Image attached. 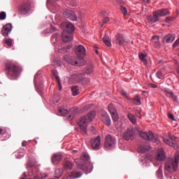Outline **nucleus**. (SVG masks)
Here are the masks:
<instances>
[{"mask_svg":"<svg viewBox=\"0 0 179 179\" xmlns=\"http://www.w3.org/2000/svg\"><path fill=\"white\" fill-rule=\"evenodd\" d=\"M96 115V112L94 110L91 111L90 113H88L87 115H84L80 117V121L78 122L80 129V133L83 135H87V124L88 123L91 122L93 119L94 118Z\"/></svg>","mask_w":179,"mask_h":179,"instance_id":"nucleus-1","label":"nucleus"},{"mask_svg":"<svg viewBox=\"0 0 179 179\" xmlns=\"http://www.w3.org/2000/svg\"><path fill=\"white\" fill-rule=\"evenodd\" d=\"M62 25L65 27V29L62 34V41L64 43H69V41H72V33L75 29L73 24L71 22H64Z\"/></svg>","mask_w":179,"mask_h":179,"instance_id":"nucleus-2","label":"nucleus"},{"mask_svg":"<svg viewBox=\"0 0 179 179\" xmlns=\"http://www.w3.org/2000/svg\"><path fill=\"white\" fill-rule=\"evenodd\" d=\"M179 161V152H176L174 156V159L173 158H169L165 163V169L170 173L177 171L178 167Z\"/></svg>","mask_w":179,"mask_h":179,"instance_id":"nucleus-3","label":"nucleus"},{"mask_svg":"<svg viewBox=\"0 0 179 179\" xmlns=\"http://www.w3.org/2000/svg\"><path fill=\"white\" fill-rule=\"evenodd\" d=\"M7 76L10 79H15L20 72V69L10 62L6 64Z\"/></svg>","mask_w":179,"mask_h":179,"instance_id":"nucleus-4","label":"nucleus"},{"mask_svg":"<svg viewBox=\"0 0 179 179\" xmlns=\"http://www.w3.org/2000/svg\"><path fill=\"white\" fill-rule=\"evenodd\" d=\"M64 61L69 64L76 66H83L86 64V61L82 57H70L64 56Z\"/></svg>","mask_w":179,"mask_h":179,"instance_id":"nucleus-5","label":"nucleus"},{"mask_svg":"<svg viewBox=\"0 0 179 179\" xmlns=\"http://www.w3.org/2000/svg\"><path fill=\"white\" fill-rule=\"evenodd\" d=\"M71 80L74 84L87 85L90 83V78H86L84 73H77L72 75Z\"/></svg>","mask_w":179,"mask_h":179,"instance_id":"nucleus-6","label":"nucleus"},{"mask_svg":"<svg viewBox=\"0 0 179 179\" xmlns=\"http://www.w3.org/2000/svg\"><path fill=\"white\" fill-rule=\"evenodd\" d=\"M138 134L139 136L145 141L155 143L157 144L160 143V140L158 138V137H155L152 131H149L148 133H146L145 131H140L138 132Z\"/></svg>","mask_w":179,"mask_h":179,"instance_id":"nucleus-7","label":"nucleus"},{"mask_svg":"<svg viewBox=\"0 0 179 179\" xmlns=\"http://www.w3.org/2000/svg\"><path fill=\"white\" fill-rule=\"evenodd\" d=\"M169 138H163V141L164 143H166L168 145L173 147L175 150L178 149V144L176 143L177 137L176 136H173L171 133H169L168 134Z\"/></svg>","mask_w":179,"mask_h":179,"instance_id":"nucleus-8","label":"nucleus"},{"mask_svg":"<svg viewBox=\"0 0 179 179\" xmlns=\"http://www.w3.org/2000/svg\"><path fill=\"white\" fill-rule=\"evenodd\" d=\"M31 3L29 1L24 2L19 6L18 11L22 15H26L31 10Z\"/></svg>","mask_w":179,"mask_h":179,"instance_id":"nucleus-9","label":"nucleus"},{"mask_svg":"<svg viewBox=\"0 0 179 179\" xmlns=\"http://www.w3.org/2000/svg\"><path fill=\"white\" fill-rule=\"evenodd\" d=\"M115 38V44H118L119 45H127V44H129L127 39L122 34H116Z\"/></svg>","mask_w":179,"mask_h":179,"instance_id":"nucleus-10","label":"nucleus"},{"mask_svg":"<svg viewBox=\"0 0 179 179\" xmlns=\"http://www.w3.org/2000/svg\"><path fill=\"white\" fill-rule=\"evenodd\" d=\"M89 159V155L86 153H83L81 156V162L80 164H78V168L83 171H85L87 169V162Z\"/></svg>","mask_w":179,"mask_h":179,"instance_id":"nucleus-11","label":"nucleus"},{"mask_svg":"<svg viewBox=\"0 0 179 179\" xmlns=\"http://www.w3.org/2000/svg\"><path fill=\"white\" fill-rule=\"evenodd\" d=\"M115 138L112 137V136H110V134H108L105 138V143H104V146L106 148H110L115 144Z\"/></svg>","mask_w":179,"mask_h":179,"instance_id":"nucleus-12","label":"nucleus"},{"mask_svg":"<svg viewBox=\"0 0 179 179\" xmlns=\"http://www.w3.org/2000/svg\"><path fill=\"white\" fill-rule=\"evenodd\" d=\"M63 15L66 18H68L73 21H76L78 19L76 13L73 11H72L71 10H64L63 13Z\"/></svg>","mask_w":179,"mask_h":179,"instance_id":"nucleus-13","label":"nucleus"},{"mask_svg":"<svg viewBox=\"0 0 179 179\" xmlns=\"http://www.w3.org/2000/svg\"><path fill=\"white\" fill-rule=\"evenodd\" d=\"M101 146V138L99 136L91 138V147L94 150H98Z\"/></svg>","mask_w":179,"mask_h":179,"instance_id":"nucleus-14","label":"nucleus"},{"mask_svg":"<svg viewBox=\"0 0 179 179\" xmlns=\"http://www.w3.org/2000/svg\"><path fill=\"white\" fill-rule=\"evenodd\" d=\"M101 120L106 126H110L111 124V120L109 115L106 112H103L101 115Z\"/></svg>","mask_w":179,"mask_h":179,"instance_id":"nucleus-15","label":"nucleus"},{"mask_svg":"<svg viewBox=\"0 0 179 179\" xmlns=\"http://www.w3.org/2000/svg\"><path fill=\"white\" fill-rule=\"evenodd\" d=\"M122 138L126 141L134 139V133L132 129H127V130L124 131V134L122 135Z\"/></svg>","mask_w":179,"mask_h":179,"instance_id":"nucleus-16","label":"nucleus"},{"mask_svg":"<svg viewBox=\"0 0 179 179\" xmlns=\"http://www.w3.org/2000/svg\"><path fill=\"white\" fill-rule=\"evenodd\" d=\"M76 53L78 56L84 57L86 54V49L83 45H78L75 48Z\"/></svg>","mask_w":179,"mask_h":179,"instance_id":"nucleus-17","label":"nucleus"},{"mask_svg":"<svg viewBox=\"0 0 179 179\" xmlns=\"http://www.w3.org/2000/svg\"><path fill=\"white\" fill-rule=\"evenodd\" d=\"M166 159V154L163 149H159L157 152V155L156 157V160L159 162H164Z\"/></svg>","mask_w":179,"mask_h":179,"instance_id":"nucleus-18","label":"nucleus"},{"mask_svg":"<svg viewBox=\"0 0 179 179\" xmlns=\"http://www.w3.org/2000/svg\"><path fill=\"white\" fill-rule=\"evenodd\" d=\"M11 29H12L11 24H7L3 27L1 30V34L3 36H8V34L10 33Z\"/></svg>","mask_w":179,"mask_h":179,"instance_id":"nucleus-19","label":"nucleus"},{"mask_svg":"<svg viewBox=\"0 0 179 179\" xmlns=\"http://www.w3.org/2000/svg\"><path fill=\"white\" fill-rule=\"evenodd\" d=\"M148 21L149 23L153 24L155 22H157L159 20V17L158 16V15L157 14L156 12L153 13V15H150L147 17Z\"/></svg>","mask_w":179,"mask_h":179,"instance_id":"nucleus-20","label":"nucleus"},{"mask_svg":"<svg viewBox=\"0 0 179 179\" xmlns=\"http://www.w3.org/2000/svg\"><path fill=\"white\" fill-rule=\"evenodd\" d=\"M176 38L175 34H168L164 38V41L165 43H167L168 44H170L171 43H173Z\"/></svg>","mask_w":179,"mask_h":179,"instance_id":"nucleus-21","label":"nucleus"},{"mask_svg":"<svg viewBox=\"0 0 179 179\" xmlns=\"http://www.w3.org/2000/svg\"><path fill=\"white\" fill-rule=\"evenodd\" d=\"M62 160V155L60 154H55L52 157V162L54 164H57L59 162Z\"/></svg>","mask_w":179,"mask_h":179,"instance_id":"nucleus-22","label":"nucleus"},{"mask_svg":"<svg viewBox=\"0 0 179 179\" xmlns=\"http://www.w3.org/2000/svg\"><path fill=\"white\" fill-rule=\"evenodd\" d=\"M82 176V173L78 171H73L71 174L68 175L67 178L64 179H74V178H80Z\"/></svg>","mask_w":179,"mask_h":179,"instance_id":"nucleus-23","label":"nucleus"},{"mask_svg":"<svg viewBox=\"0 0 179 179\" xmlns=\"http://www.w3.org/2000/svg\"><path fill=\"white\" fill-rule=\"evenodd\" d=\"M148 57L147 53L141 52L138 54V58L139 59L145 64L147 65L148 64V60L146 59V57Z\"/></svg>","mask_w":179,"mask_h":179,"instance_id":"nucleus-24","label":"nucleus"},{"mask_svg":"<svg viewBox=\"0 0 179 179\" xmlns=\"http://www.w3.org/2000/svg\"><path fill=\"white\" fill-rule=\"evenodd\" d=\"M156 14L157 15V16L159 17H162V16H165V15H167L169 14V11L168 9H161V10H159L157 11H155Z\"/></svg>","mask_w":179,"mask_h":179,"instance_id":"nucleus-25","label":"nucleus"},{"mask_svg":"<svg viewBox=\"0 0 179 179\" xmlns=\"http://www.w3.org/2000/svg\"><path fill=\"white\" fill-rule=\"evenodd\" d=\"M150 150L151 147H150V145H140V147H138V151L140 153H145L150 151Z\"/></svg>","mask_w":179,"mask_h":179,"instance_id":"nucleus-26","label":"nucleus"},{"mask_svg":"<svg viewBox=\"0 0 179 179\" xmlns=\"http://www.w3.org/2000/svg\"><path fill=\"white\" fill-rule=\"evenodd\" d=\"M69 111L65 106H60V108L58 110L59 115L62 116H65L67 114H69Z\"/></svg>","mask_w":179,"mask_h":179,"instance_id":"nucleus-27","label":"nucleus"},{"mask_svg":"<svg viewBox=\"0 0 179 179\" xmlns=\"http://www.w3.org/2000/svg\"><path fill=\"white\" fill-rule=\"evenodd\" d=\"M130 102L136 106H140L141 104V97L139 96H136L133 99H130Z\"/></svg>","mask_w":179,"mask_h":179,"instance_id":"nucleus-28","label":"nucleus"},{"mask_svg":"<svg viewBox=\"0 0 179 179\" xmlns=\"http://www.w3.org/2000/svg\"><path fill=\"white\" fill-rule=\"evenodd\" d=\"M73 164L71 161H69L68 159L65 160V164H64V168L66 170H71L73 168Z\"/></svg>","mask_w":179,"mask_h":179,"instance_id":"nucleus-29","label":"nucleus"},{"mask_svg":"<svg viewBox=\"0 0 179 179\" xmlns=\"http://www.w3.org/2000/svg\"><path fill=\"white\" fill-rule=\"evenodd\" d=\"M103 43L106 45H111L110 41L109 40V36L106 34H105V35L103 38Z\"/></svg>","mask_w":179,"mask_h":179,"instance_id":"nucleus-30","label":"nucleus"},{"mask_svg":"<svg viewBox=\"0 0 179 179\" xmlns=\"http://www.w3.org/2000/svg\"><path fill=\"white\" fill-rule=\"evenodd\" d=\"M64 173V171L63 169H57L55 171V177L56 178H59L62 173Z\"/></svg>","mask_w":179,"mask_h":179,"instance_id":"nucleus-31","label":"nucleus"},{"mask_svg":"<svg viewBox=\"0 0 179 179\" xmlns=\"http://www.w3.org/2000/svg\"><path fill=\"white\" fill-rule=\"evenodd\" d=\"M108 108L110 114H113L117 112L115 106L113 103H110L108 106Z\"/></svg>","mask_w":179,"mask_h":179,"instance_id":"nucleus-32","label":"nucleus"},{"mask_svg":"<svg viewBox=\"0 0 179 179\" xmlns=\"http://www.w3.org/2000/svg\"><path fill=\"white\" fill-rule=\"evenodd\" d=\"M152 43H153V44H155V45H159V36H154L152 38L151 40Z\"/></svg>","mask_w":179,"mask_h":179,"instance_id":"nucleus-33","label":"nucleus"},{"mask_svg":"<svg viewBox=\"0 0 179 179\" xmlns=\"http://www.w3.org/2000/svg\"><path fill=\"white\" fill-rule=\"evenodd\" d=\"M58 38H59V34L57 33L54 34L52 36V44H56Z\"/></svg>","mask_w":179,"mask_h":179,"instance_id":"nucleus-34","label":"nucleus"},{"mask_svg":"<svg viewBox=\"0 0 179 179\" xmlns=\"http://www.w3.org/2000/svg\"><path fill=\"white\" fill-rule=\"evenodd\" d=\"M165 92L171 96V98H173L176 101L177 99V96L174 94V92H171L170 89L166 88Z\"/></svg>","mask_w":179,"mask_h":179,"instance_id":"nucleus-35","label":"nucleus"},{"mask_svg":"<svg viewBox=\"0 0 179 179\" xmlns=\"http://www.w3.org/2000/svg\"><path fill=\"white\" fill-rule=\"evenodd\" d=\"M127 117H128L129 120L131 122V123H133V124L136 123V119L135 115H134L131 113H128Z\"/></svg>","mask_w":179,"mask_h":179,"instance_id":"nucleus-36","label":"nucleus"},{"mask_svg":"<svg viewBox=\"0 0 179 179\" xmlns=\"http://www.w3.org/2000/svg\"><path fill=\"white\" fill-rule=\"evenodd\" d=\"M71 90H72V92H73V95L74 96H78V95L80 94V92H79V88H78V86H73V87H72Z\"/></svg>","mask_w":179,"mask_h":179,"instance_id":"nucleus-37","label":"nucleus"},{"mask_svg":"<svg viewBox=\"0 0 179 179\" xmlns=\"http://www.w3.org/2000/svg\"><path fill=\"white\" fill-rule=\"evenodd\" d=\"M110 115H111V117L113 119V121L114 122H117L118 120H119V116H118L117 113L115 112V113H111Z\"/></svg>","mask_w":179,"mask_h":179,"instance_id":"nucleus-38","label":"nucleus"},{"mask_svg":"<svg viewBox=\"0 0 179 179\" xmlns=\"http://www.w3.org/2000/svg\"><path fill=\"white\" fill-rule=\"evenodd\" d=\"M93 72V66L92 65L87 66V68H85V73L90 74Z\"/></svg>","mask_w":179,"mask_h":179,"instance_id":"nucleus-39","label":"nucleus"},{"mask_svg":"<svg viewBox=\"0 0 179 179\" xmlns=\"http://www.w3.org/2000/svg\"><path fill=\"white\" fill-rule=\"evenodd\" d=\"M52 74L56 78L57 82H59V77L58 76V71L56 69H52Z\"/></svg>","mask_w":179,"mask_h":179,"instance_id":"nucleus-40","label":"nucleus"},{"mask_svg":"<svg viewBox=\"0 0 179 179\" xmlns=\"http://www.w3.org/2000/svg\"><path fill=\"white\" fill-rule=\"evenodd\" d=\"M70 48H71V45L65 46L62 50H60V52H62L63 54H64V52H69V50H70Z\"/></svg>","mask_w":179,"mask_h":179,"instance_id":"nucleus-41","label":"nucleus"},{"mask_svg":"<svg viewBox=\"0 0 179 179\" xmlns=\"http://www.w3.org/2000/svg\"><path fill=\"white\" fill-rule=\"evenodd\" d=\"M157 175L158 176L159 178H162L163 176L162 173V167L159 166V169L157 171Z\"/></svg>","mask_w":179,"mask_h":179,"instance_id":"nucleus-42","label":"nucleus"},{"mask_svg":"<svg viewBox=\"0 0 179 179\" xmlns=\"http://www.w3.org/2000/svg\"><path fill=\"white\" fill-rule=\"evenodd\" d=\"M120 10L124 15H126L127 14V9L126 7L120 6Z\"/></svg>","mask_w":179,"mask_h":179,"instance_id":"nucleus-43","label":"nucleus"},{"mask_svg":"<svg viewBox=\"0 0 179 179\" xmlns=\"http://www.w3.org/2000/svg\"><path fill=\"white\" fill-rule=\"evenodd\" d=\"M6 18V12H1L0 13V20H3Z\"/></svg>","mask_w":179,"mask_h":179,"instance_id":"nucleus-44","label":"nucleus"},{"mask_svg":"<svg viewBox=\"0 0 179 179\" xmlns=\"http://www.w3.org/2000/svg\"><path fill=\"white\" fill-rule=\"evenodd\" d=\"M156 76L159 79H162L163 76V73L162 71H159L156 73Z\"/></svg>","mask_w":179,"mask_h":179,"instance_id":"nucleus-45","label":"nucleus"},{"mask_svg":"<svg viewBox=\"0 0 179 179\" xmlns=\"http://www.w3.org/2000/svg\"><path fill=\"white\" fill-rule=\"evenodd\" d=\"M6 134V128L0 127V135H5Z\"/></svg>","mask_w":179,"mask_h":179,"instance_id":"nucleus-46","label":"nucleus"},{"mask_svg":"<svg viewBox=\"0 0 179 179\" xmlns=\"http://www.w3.org/2000/svg\"><path fill=\"white\" fill-rule=\"evenodd\" d=\"M121 94L127 99H129V94L124 90H121Z\"/></svg>","mask_w":179,"mask_h":179,"instance_id":"nucleus-47","label":"nucleus"},{"mask_svg":"<svg viewBox=\"0 0 179 179\" xmlns=\"http://www.w3.org/2000/svg\"><path fill=\"white\" fill-rule=\"evenodd\" d=\"M108 22H109V18L107 17H104L103 20V22H102L101 27H103V24H104L105 23Z\"/></svg>","mask_w":179,"mask_h":179,"instance_id":"nucleus-48","label":"nucleus"},{"mask_svg":"<svg viewBox=\"0 0 179 179\" xmlns=\"http://www.w3.org/2000/svg\"><path fill=\"white\" fill-rule=\"evenodd\" d=\"M168 117L172 120H176L174 115L170 113H168Z\"/></svg>","mask_w":179,"mask_h":179,"instance_id":"nucleus-49","label":"nucleus"},{"mask_svg":"<svg viewBox=\"0 0 179 179\" xmlns=\"http://www.w3.org/2000/svg\"><path fill=\"white\" fill-rule=\"evenodd\" d=\"M90 131H91V132L95 134L96 133V129L94 126H91L90 127Z\"/></svg>","mask_w":179,"mask_h":179,"instance_id":"nucleus-50","label":"nucleus"},{"mask_svg":"<svg viewBox=\"0 0 179 179\" xmlns=\"http://www.w3.org/2000/svg\"><path fill=\"white\" fill-rule=\"evenodd\" d=\"M6 44H7V45H11V44H12V41H11V39H7V40H6Z\"/></svg>","mask_w":179,"mask_h":179,"instance_id":"nucleus-51","label":"nucleus"},{"mask_svg":"<svg viewBox=\"0 0 179 179\" xmlns=\"http://www.w3.org/2000/svg\"><path fill=\"white\" fill-rule=\"evenodd\" d=\"M71 113H78V108L77 107H74V108H72L71 109Z\"/></svg>","mask_w":179,"mask_h":179,"instance_id":"nucleus-52","label":"nucleus"},{"mask_svg":"<svg viewBox=\"0 0 179 179\" xmlns=\"http://www.w3.org/2000/svg\"><path fill=\"white\" fill-rule=\"evenodd\" d=\"M57 31L56 27H53V26H51L50 32V33H53V32H55V31Z\"/></svg>","mask_w":179,"mask_h":179,"instance_id":"nucleus-53","label":"nucleus"},{"mask_svg":"<svg viewBox=\"0 0 179 179\" xmlns=\"http://www.w3.org/2000/svg\"><path fill=\"white\" fill-rule=\"evenodd\" d=\"M55 62H56V63H57V64H56L57 66L59 67V66H62V62H61V61H59V60H55Z\"/></svg>","mask_w":179,"mask_h":179,"instance_id":"nucleus-54","label":"nucleus"},{"mask_svg":"<svg viewBox=\"0 0 179 179\" xmlns=\"http://www.w3.org/2000/svg\"><path fill=\"white\" fill-rule=\"evenodd\" d=\"M150 87L152 88V89H156V88L157 87V85L152 84V83H151V84L150 85Z\"/></svg>","mask_w":179,"mask_h":179,"instance_id":"nucleus-55","label":"nucleus"},{"mask_svg":"<svg viewBox=\"0 0 179 179\" xmlns=\"http://www.w3.org/2000/svg\"><path fill=\"white\" fill-rule=\"evenodd\" d=\"M92 106H93L92 104H87V106H85V108H85V110H87V109L92 108Z\"/></svg>","mask_w":179,"mask_h":179,"instance_id":"nucleus-56","label":"nucleus"},{"mask_svg":"<svg viewBox=\"0 0 179 179\" xmlns=\"http://www.w3.org/2000/svg\"><path fill=\"white\" fill-rule=\"evenodd\" d=\"M57 83H58V85H59V90L61 91L62 89V85H61V83H60L59 80V81H57Z\"/></svg>","mask_w":179,"mask_h":179,"instance_id":"nucleus-57","label":"nucleus"},{"mask_svg":"<svg viewBox=\"0 0 179 179\" xmlns=\"http://www.w3.org/2000/svg\"><path fill=\"white\" fill-rule=\"evenodd\" d=\"M94 51H95V54L99 55V51L96 46H94Z\"/></svg>","mask_w":179,"mask_h":179,"instance_id":"nucleus-58","label":"nucleus"},{"mask_svg":"<svg viewBox=\"0 0 179 179\" xmlns=\"http://www.w3.org/2000/svg\"><path fill=\"white\" fill-rule=\"evenodd\" d=\"M173 45H179V38L176 41Z\"/></svg>","mask_w":179,"mask_h":179,"instance_id":"nucleus-59","label":"nucleus"},{"mask_svg":"<svg viewBox=\"0 0 179 179\" xmlns=\"http://www.w3.org/2000/svg\"><path fill=\"white\" fill-rule=\"evenodd\" d=\"M27 141H22V145L23 147L27 146Z\"/></svg>","mask_w":179,"mask_h":179,"instance_id":"nucleus-60","label":"nucleus"},{"mask_svg":"<svg viewBox=\"0 0 179 179\" xmlns=\"http://www.w3.org/2000/svg\"><path fill=\"white\" fill-rule=\"evenodd\" d=\"M116 1H117V3H122V1H121V0H116Z\"/></svg>","mask_w":179,"mask_h":179,"instance_id":"nucleus-61","label":"nucleus"},{"mask_svg":"<svg viewBox=\"0 0 179 179\" xmlns=\"http://www.w3.org/2000/svg\"><path fill=\"white\" fill-rule=\"evenodd\" d=\"M177 73H178V74L179 75V66H178V69H177Z\"/></svg>","mask_w":179,"mask_h":179,"instance_id":"nucleus-62","label":"nucleus"},{"mask_svg":"<svg viewBox=\"0 0 179 179\" xmlns=\"http://www.w3.org/2000/svg\"><path fill=\"white\" fill-rule=\"evenodd\" d=\"M34 179H40V178L39 177H34Z\"/></svg>","mask_w":179,"mask_h":179,"instance_id":"nucleus-63","label":"nucleus"},{"mask_svg":"<svg viewBox=\"0 0 179 179\" xmlns=\"http://www.w3.org/2000/svg\"><path fill=\"white\" fill-rule=\"evenodd\" d=\"M52 179H56V178H52Z\"/></svg>","mask_w":179,"mask_h":179,"instance_id":"nucleus-64","label":"nucleus"}]
</instances>
